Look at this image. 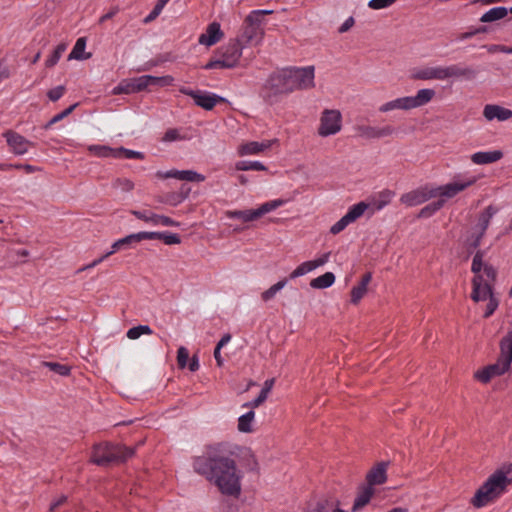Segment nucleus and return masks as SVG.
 Segmentation results:
<instances>
[{
  "label": "nucleus",
  "mask_w": 512,
  "mask_h": 512,
  "mask_svg": "<svg viewBox=\"0 0 512 512\" xmlns=\"http://www.w3.org/2000/svg\"><path fill=\"white\" fill-rule=\"evenodd\" d=\"M193 468L207 480L213 481L222 494L234 497L240 495V476L237 475L236 463L233 459L210 453L208 457H195Z\"/></svg>",
  "instance_id": "obj_1"
},
{
  "label": "nucleus",
  "mask_w": 512,
  "mask_h": 512,
  "mask_svg": "<svg viewBox=\"0 0 512 512\" xmlns=\"http://www.w3.org/2000/svg\"><path fill=\"white\" fill-rule=\"evenodd\" d=\"M485 251L478 250L473 256L471 271L472 278L471 298L474 302L488 300L484 317H490L498 308L499 300L493 293V285L497 277L496 268L484 261Z\"/></svg>",
  "instance_id": "obj_2"
},
{
  "label": "nucleus",
  "mask_w": 512,
  "mask_h": 512,
  "mask_svg": "<svg viewBox=\"0 0 512 512\" xmlns=\"http://www.w3.org/2000/svg\"><path fill=\"white\" fill-rule=\"evenodd\" d=\"M314 66L292 67L275 73L269 79L275 94H287L295 90H308L315 86Z\"/></svg>",
  "instance_id": "obj_3"
},
{
  "label": "nucleus",
  "mask_w": 512,
  "mask_h": 512,
  "mask_svg": "<svg viewBox=\"0 0 512 512\" xmlns=\"http://www.w3.org/2000/svg\"><path fill=\"white\" fill-rule=\"evenodd\" d=\"M134 453V448L119 443L104 442L93 446L90 461L100 467H109L126 462Z\"/></svg>",
  "instance_id": "obj_4"
},
{
  "label": "nucleus",
  "mask_w": 512,
  "mask_h": 512,
  "mask_svg": "<svg viewBox=\"0 0 512 512\" xmlns=\"http://www.w3.org/2000/svg\"><path fill=\"white\" fill-rule=\"evenodd\" d=\"M474 72L472 69L467 67H461L457 64H451L448 66H420L415 67L410 72V77L413 80L421 81H445L451 78H469L473 76Z\"/></svg>",
  "instance_id": "obj_5"
},
{
  "label": "nucleus",
  "mask_w": 512,
  "mask_h": 512,
  "mask_svg": "<svg viewBox=\"0 0 512 512\" xmlns=\"http://www.w3.org/2000/svg\"><path fill=\"white\" fill-rule=\"evenodd\" d=\"M510 483L506 473L496 470L483 485L476 491L471 499V504L476 508L486 506L489 502L499 497Z\"/></svg>",
  "instance_id": "obj_6"
},
{
  "label": "nucleus",
  "mask_w": 512,
  "mask_h": 512,
  "mask_svg": "<svg viewBox=\"0 0 512 512\" xmlns=\"http://www.w3.org/2000/svg\"><path fill=\"white\" fill-rule=\"evenodd\" d=\"M436 92L432 88L419 89L413 96L398 97L393 100L387 101L379 106L378 110L381 113H388L393 110H412L423 107L433 100Z\"/></svg>",
  "instance_id": "obj_7"
},
{
  "label": "nucleus",
  "mask_w": 512,
  "mask_h": 512,
  "mask_svg": "<svg viewBox=\"0 0 512 512\" xmlns=\"http://www.w3.org/2000/svg\"><path fill=\"white\" fill-rule=\"evenodd\" d=\"M246 47L243 46L238 40L234 39L220 49V57L215 60H210L204 65V69H231L236 67L243 54V50Z\"/></svg>",
  "instance_id": "obj_8"
},
{
  "label": "nucleus",
  "mask_w": 512,
  "mask_h": 512,
  "mask_svg": "<svg viewBox=\"0 0 512 512\" xmlns=\"http://www.w3.org/2000/svg\"><path fill=\"white\" fill-rule=\"evenodd\" d=\"M257 13H249L244 19L241 32L235 38L243 46L260 45L265 35V21L257 20Z\"/></svg>",
  "instance_id": "obj_9"
},
{
  "label": "nucleus",
  "mask_w": 512,
  "mask_h": 512,
  "mask_svg": "<svg viewBox=\"0 0 512 512\" xmlns=\"http://www.w3.org/2000/svg\"><path fill=\"white\" fill-rule=\"evenodd\" d=\"M476 181L477 178L475 176H467L460 173L456 174L451 181L443 185L433 186L435 198H439L445 205L449 199L456 197L458 194L474 185Z\"/></svg>",
  "instance_id": "obj_10"
},
{
  "label": "nucleus",
  "mask_w": 512,
  "mask_h": 512,
  "mask_svg": "<svg viewBox=\"0 0 512 512\" xmlns=\"http://www.w3.org/2000/svg\"><path fill=\"white\" fill-rule=\"evenodd\" d=\"M286 200L283 199H274L271 201H267L261 204L256 209H247V210H229L226 211L225 215L229 219H238L243 223L252 222L258 220L265 214H268L277 208L286 204Z\"/></svg>",
  "instance_id": "obj_11"
},
{
  "label": "nucleus",
  "mask_w": 512,
  "mask_h": 512,
  "mask_svg": "<svg viewBox=\"0 0 512 512\" xmlns=\"http://www.w3.org/2000/svg\"><path fill=\"white\" fill-rule=\"evenodd\" d=\"M343 127V116L338 109H324L319 117L317 134L322 138H327L338 134Z\"/></svg>",
  "instance_id": "obj_12"
},
{
  "label": "nucleus",
  "mask_w": 512,
  "mask_h": 512,
  "mask_svg": "<svg viewBox=\"0 0 512 512\" xmlns=\"http://www.w3.org/2000/svg\"><path fill=\"white\" fill-rule=\"evenodd\" d=\"M368 207L369 205L363 201L349 207L346 214L331 226L330 233L336 235L342 232L348 225L359 219Z\"/></svg>",
  "instance_id": "obj_13"
},
{
  "label": "nucleus",
  "mask_w": 512,
  "mask_h": 512,
  "mask_svg": "<svg viewBox=\"0 0 512 512\" xmlns=\"http://www.w3.org/2000/svg\"><path fill=\"white\" fill-rule=\"evenodd\" d=\"M179 91L182 94L188 95L193 98L195 105L205 109L211 110L214 106L223 101L224 98L211 92L201 91V90H192L186 87H180Z\"/></svg>",
  "instance_id": "obj_14"
},
{
  "label": "nucleus",
  "mask_w": 512,
  "mask_h": 512,
  "mask_svg": "<svg viewBox=\"0 0 512 512\" xmlns=\"http://www.w3.org/2000/svg\"><path fill=\"white\" fill-rule=\"evenodd\" d=\"M432 198H435L433 186L424 185L404 193L400 198V202L408 207H414L423 204Z\"/></svg>",
  "instance_id": "obj_15"
},
{
  "label": "nucleus",
  "mask_w": 512,
  "mask_h": 512,
  "mask_svg": "<svg viewBox=\"0 0 512 512\" xmlns=\"http://www.w3.org/2000/svg\"><path fill=\"white\" fill-rule=\"evenodd\" d=\"M131 214L152 226L179 227L180 223L172 218L148 210H132Z\"/></svg>",
  "instance_id": "obj_16"
},
{
  "label": "nucleus",
  "mask_w": 512,
  "mask_h": 512,
  "mask_svg": "<svg viewBox=\"0 0 512 512\" xmlns=\"http://www.w3.org/2000/svg\"><path fill=\"white\" fill-rule=\"evenodd\" d=\"M149 86H151L149 75H142L122 81L117 87L114 88V93H137L145 90Z\"/></svg>",
  "instance_id": "obj_17"
},
{
  "label": "nucleus",
  "mask_w": 512,
  "mask_h": 512,
  "mask_svg": "<svg viewBox=\"0 0 512 512\" xmlns=\"http://www.w3.org/2000/svg\"><path fill=\"white\" fill-rule=\"evenodd\" d=\"M276 142H277L276 139L264 140L261 142H258V141L243 142L237 147V154L240 157L260 155L263 152L269 150L273 146V144H275Z\"/></svg>",
  "instance_id": "obj_18"
},
{
  "label": "nucleus",
  "mask_w": 512,
  "mask_h": 512,
  "mask_svg": "<svg viewBox=\"0 0 512 512\" xmlns=\"http://www.w3.org/2000/svg\"><path fill=\"white\" fill-rule=\"evenodd\" d=\"M389 466L388 461L378 462L373 466L366 474L365 484L373 487L375 485H382L387 481V468Z\"/></svg>",
  "instance_id": "obj_19"
},
{
  "label": "nucleus",
  "mask_w": 512,
  "mask_h": 512,
  "mask_svg": "<svg viewBox=\"0 0 512 512\" xmlns=\"http://www.w3.org/2000/svg\"><path fill=\"white\" fill-rule=\"evenodd\" d=\"M156 175L160 178H174L188 182H203L205 180V176L203 174H200L194 170L171 169L165 172L158 171Z\"/></svg>",
  "instance_id": "obj_20"
},
{
  "label": "nucleus",
  "mask_w": 512,
  "mask_h": 512,
  "mask_svg": "<svg viewBox=\"0 0 512 512\" xmlns=\"http://www.w3.org/2000/svg\"><path fill=\"white\" fill-rule=\"evenodd\" d=\"M4 137L10 146L11 150L16 155H24L28 152L29 147L31 146V142L27 140L22 135L14 132V131H7L4 133Z\"/></svg>",
  "instance_id": "obj_21"
},
{
  "label": "nucleus",
  "mask_w": 512,
  "mask_h": 512,
  "mask_svg": "<svg viewBox=\"0 0 512 512\" xmlns=\"http://www.w3.org/2000/svg\"><path fill=\"white\" fill-rule=\"evenodd\" d=\"M356 131L364 139H380L391 136L394 133V128L390 125L383 127L361 125L356 128Z\"/></svg>",
  "instance_id": "obj_22"
},
{
  "label": "nucleus",
  "mask_w": 512,
  "mask_h": 512,
  "mask_svg": "<svg viewBox=\"0 0 512 512\" xmlns=\"http://www.w3.org/2000/svg\"><path fill=\"white\" fill-rule=\"evenodd\" d=\"M483 116L487 121L504 122L512 118V110L497 104H487L483 108Z\"/></svg>",
  "instance_id": "obj_23"
},
{
  "label": "nucleus",
  "mask_w": 512,
  "mask_h": 512,
  "mask_svg": "<svg viewBox=\"0 0 512 512\" xmlns=\"http://www.w3.org/2000/svg\"><path fill=\"white\" fill-rule=\"evenodd\" d=\"M224 36L221 26L218 22L210 23L205 32L198 38V43L206 47H211L219 42Z\"/></svg>",
  "instance_id": "obj_24"
},
{
  "label": "nucleus",
  "mask_w": 512,
  "mask_h": 512,
  "mask_svg": "<svg viewBox=\"0 0 512 512\" xmlns=\"http://www.w3.org/2000/svg\"><path fill=\"white\" fill-rule=\"evenodd\" d=\"M503 157L501 150L478 151L471 155V161L476 165H486L499 161Z\"/></svg>",
  "instance_id": "obj_25"
},
{
  "label": "nucleus",
  "mask_w": 512,
  "mask_h": 512,
  "mask_svg": "<svg viewBox=\"0 0 512 512\" xmlns=\"http://www.w3.org/2000/svg\"><path fill=\"white\" fill-rule=\"evenodd\" d=\"M374 493H375V489L373 487H370V486L366 485L365 483L361 484L358 487V492H357V496L353 503L352 511H354V512L358 511V510L362 509L364 506H366L370 502Z\"/></svg>",
  "instance_id": "obj_26"
},
{
  "label": "nucleus",
  "mask_w": 512,
  "mask_h": 512,
  "mask_svg": "<svg viewBox=\"0 0 512 512\" xmlns=\"http://www.w3.org/2000/svg\"><path fill=\"white\" fill-rule=\"evenodd\" d=\"M511 364L512 357L504 351H501L497 361L489 365V370H492L496 376H501L509 371Z\"/></svg>",
  "instance_id": "obj_27"
},
{
  "label": "nucleus",
  "mask_w": 512,
  "mask_h": 512,
  "mask_svg": "<svg viewBox=\"0 0 512 512\" xmlns=\"http://www.w3.org/2000/svg\"><path fill=\"white\" fill-rule=\"evenodd\" d=\"M372 280V274L366 273L360 283L357 286H354L351 290V303L358 304L359 301L364 297L367 293L368 285Z\"/></svg>",
  "instance_id": "obj_28"
},
{
  "label": "nucleus",
  "mask_w": 512,
  "mask_h": 512,
  "mask_svg": "<svg viewBox=\"0 0 512 512\" xmlns=\"http://www.w3.org/2000/svg\"><path fill=\"white\" fill-rule=\"evenodd\" d=\"M497 212L498 209L493 205H489L488 207H486L485 210L479 215L478 222L474 229L478 232L485 234L487 228L489 227L491 219Z\"/></svg>",
  "instance_id": "obj_29"
},
{
  "label": "nucleus",
  "mask_w": 512,
  "mask_h": 512,
  "mask_svg": "<svg viewBox=\"0 0 512 512\" xmlns=\"http://www.w3.org/2000/svg\"><path fill=\"white\" fill-rule=\"evenodd\" d=\"M508 15V9L506 7H493L486 11L481 17L482 23H491L497 20L504 19Z\"/></svg>",
  "instance_id": "obj_30"
},
{
  "label": "nucleus",
  "mask_w": 512,
  "mask_h": 512,
  "mask_svg": "<svg viewBox=\"0 0 512 512\" xmlns=\"http://www.w3.org/2000/svg\"><path fill=\"white\" fill-rule=\"evenodd\" d=\"M395 193L389 189L382 190L378 193V195L372 200V206L375 211H380L384 209L393 199Z\"/></svg>",
  "instance_id": "obj_31"
},
{
  "label": "nucleus",
  "mask_w": 512,
  "mask_h": 512,
  "mask_svg": "<svg viewBox=\"0 0 512 512\" xmlns=\"http://www.w3.org/2000/svg\"><path fill=\"white\" fill-rule=\"evenodd\" d=\"M86 48V39L81 37L78 38L72 51L70 52L68 59H76V60H87L91 57L90 53H85Z\"/></svg>",
  "instance_id": "obj_32"
},
{
  "label": "nucleus",
  "mask_w": 512,
  "mask_h": 512,
  "mask_svg": "<svg viewBox=\"0 0 512 512\" xmlns=\"http://www.w3.org/2000/svg\"><path fill=\"white\" fill-rule=\"evenodd\" d=\"M335 282V275L332 272H326L311 280L310 286L314 289H326L331 287Z\"/></svg>",
  "instance_id": "obj_33"
},
{
  "label": "nucleus",
  "mask_w": 512,
  "mask_h": 512,
  "mask_svg": "<svg viewBox=\"0 0 512 512\" xmlns=\"http://www.w3.org/2000/svg\"><path fill=\"white\" fill-rule=\"evenodd\" d=\"M135 243H136V240H135L134 233L133 234H129V235L123 237V238H120V239L116 240L112 244L111 249L105 253V256H111L112 254H114L118 250L123 249V248H129V247H131Z\"/></svg>",
  "instance_id": "obj_34"
},
{
  "label": "nucleus",
  "mask_w": 512,
  "mask_h": 512,
  "mask_svg": "<svg viewBox=\"0 0 512 512\" xmlns=\"http://www.w3.org/2000/svg\"><path fill=\"white\" fill-rule=\"evenodd\" d=\"M88 150L91 154L102 157V158H117L116 148H112L106 145H90Z\"/></svg>",
  "instance_id": "obj_35"
},
{
  "label": "nucleus",
  "mask_w": 512,
  "mask_h": 512,
  "mask_svg": "<svg viewBox=\"0 0 512 512\" xmlns=\"http://www.w3.org/2000/svg\"><path fill=\"white\" fill-rule=\"evenodd\" d=\"M235 169L238 171H266L267 167L260 161L241 160L235 163Z\"/></svg>",
  "instance_id": "obj_36"
},
{
  "label": "nucleus",
  "mask_w": 512,
  "mask_h": 512,
  "mask_svg": "<svg viewBox=\"0 0 512 512\" xmlns=\"http://www.w3.org/2000/svg\"><path fill=\"white\" fill-rule=\"evenodd\" d=\"M444 206L443 201H441L439 198L429 203L428 205L424 206L420 212L419 217L420 218H429L433 216L435 213H437L442 207Z\"/></svg>",
  "instance_id": "obj_37"
},
{
  "label": "nucleus",
  "mask_w": 512,
  "mask_h": 512,
  "mask_svg": "<svg viewBox=\"0 0 512 512\" xmlns=\"http://www.w3.org/2000/svg\"><path fill=\"white\" fill-rule=\"evenodd\" d=\"M273 384H274V380L273 379H269V380L265 381L262 389L260 390V393L251 402L252 406L256 407V406L260 405L261 403H263L267 399L268 394L270 393V391H271V389L273 387Z\"/></svg>",
  "instance_id": "obj_38"
},
{
  "label": "nucleus",
  "mask_w": 512,
  "mask_h": 512,
  "mask_svg": "<svg viewBox=\"0 0 512 512\" xmlns=\"http://www.w3.org/2000/svg\"><path fill=\"white\" fill-rule=\"evenodd\" d=\"M67 49V44L65 43H60L56 46V48L54 49V51L52 52V54L46 59V66L47 67H53L55 66L58 61L60 60V58L62 57V54L65 52V50Z\"/></svg>",
  "instance_id": "obj_39"
},
{
  "label": "nucleus",
  "mask_w": 512,
  "mask_h": 512,
  "mask_svg": "<svg viewBox=\"0 0 512 512\" xmlns=\"http://www.w3.org/2000/svg\"><path fill=\"white\" fill-rule=\"evenodd\" d=\"M332 499H320L314 505L308 506L304 512H331Z\"/></svg>",
  "instance_id": "obj_40"
},
{
  "label": "nucleus",
  "mask_w": 512,
  "mask_h": 512,
  "mask_svg": "<svg viewBox=\"0 0 512 512\" xmlns=\"http://www.w3.org/2000/svg\"><path fill=\"white\" fill-rule=\"evenodd\" d=\"M315 268L313 266V263L311 260L305 261L298 265L290 274V279H295L298 277H302L312 271H314Z\"/></svg>",
  "instance_id": "obj_41"
},
{
  "label": "nucleus",
  "mask_w": 512,
  "mask_h": 512,
  "mask_svg": "<svg viewBox=\"0 0 512 512\" xmlns=\"http://www.w3.org/2000/svg\"><path fill=\"white\" fill-rule=\"evenodd\" d=\"M116 155H117L116 159L125 158V159H139V160H142L145 157L144 153H142L140 151H135V150L127 149V148H124V147L116 148Z\"/></svg>",
  "instance_id": "obj_42"
},
{
  "label": "nucleus",
  "mask_w": 512,
  "mask_h": 512,
  "mask_svg": "<svg viewBox=\"0 0 512 512\" xmlns=\"http://www.w3.org/2000/svg\"><path fill=\"white\" fill-rule=\"evenodd\" d=\"M287 284V280H281L272 285L269 289L264 291L261 295L264 301H269L275 297V295L281 291Z\"/></svg>",
  "instance_id": "obj_43"
},
{
  "label": "nucleus",
  "mask_w": 512,
  "mask_h": 512,
  "mask_svg": "<svg viewBox=\"0 0 512 512\" xmlns=\"http://www.w3.org/2000/svg\"><path fill=\"white\" fill-rule=\"evenodd\" d=\"M151 333H152V330L148 325H139V326L130 328L127 331V337L129 339L134 340V339H138L142 335H145V334L150 335Z\"/></svg>",
  "instance_id": "obj_44"
},
{
  "label": "nucleus",
  "mask_w": 512,
  "mask_h": 512,
  "mask_svg": "<svg viewBox=\"0 0 512 512\" xmlns=\"http://www.w3.org/2000/svg\"><path fill=\"white\" fill-rule=\"evenodd\" d=\"M150 77V85L151 86H160V87H165V86H170L174 83V77H172L171 75H165V76H152V75H149Z\"/></svg>",
  "instance_id": "obj_45"
},
{
  "label": "nucleus",
  "mask_w": 512,
  "mask_h": 512,
  "mask_svg": "<svg viewBox=\"0 0 512 512\" xmlns=\"http://www.w3.org/2000/svg\"><path fill=\"white\" fill-rule=\"evenodd\" d=\"M43 365L60 376H67L70 373V367L57 362H43Z\"/></svg>",
  "instance_id": "obj_46"
},
{
  "label": "nucleus",
  "mask_w": 512,
  "mask_h": 512,
  "mask_svg": "<svg viewBox=\"0 0 512 512\" xmlns=\"http://www.w3.org/2000/svg\"><path fill=\"white\" fill-rule=\"evenodd\" d=\"M113 187L122 192H130L134 189V182L128 178H118L113 182Z\"/></svg>",
  "instance_id": "obj_47"
},
{
  "label": "nucleus",
  "mask_w": 512,
  "mask_h": 512,
  "mask_svg": "<svg viewBox=\"0 0 512 512\" xmlns=\"http://www.w3.org/2000/svg\"><path fill=\"white\" fill-rule=\"evenodd\" d=\"M475 379L482 383H488L493 377H496V375L493 373L492 370H489V365L484 367L481 370H478L474 374Z\"/></svg>",
  "instance_id": "obj_48"
},
{
  "label": "nucleus",
  "mask_w": 512,
  "mask_h": 512,
  "mask_svg": "<svg viewBox=\"0 0 512 512\" xmlns=\"http://www.w3.org/2000/svg\"><path fill=\"white\" fill-rule=\"evenodd\" d=\"M77 107V103L69 106L68 108H66L64 111L54 115L50 121L47 123V125L45 126V128H49L50 126H52L53 124L63 120L65 117H67L68 115H70L73 110Z\"/></svg>",
  "instance_id": "obj_49"
},
{
  "label": "nucleus",
  "mask_w": 512,
  "mask_h": 512,
  "mask_svg": "<svg viewBox=\"0 0 512 512\" xmlns=\"http://www.w3.org/2000/svg\"><path fill=\"white\" fill-rule=\"evenodd\" d=\"M161 232H153V231H140L134 233L136 243L141 242L143 240H154L160 239Z\"/></svg>",
  "instance_id": "obj_50"
},
{
  "label": "nucleus",
  "mask_w": 512,
  "mask_h": 512,
  "mask_svg": "<svg viewBox=\"0 0 512 512\" xmlns=\"http://www.w3.org/2000/svg\"><path fill=\"white\" fill-rule=\"evenodd\" d=\"M160 240H162L166 245H176L181 243L180 236L171 232H161Z\"/></svg>",
  "instance_id": "obj_51"
},
{
  "label": "nucleus",
  "mask_w": 512,
  "mask_h": 512,
  "mask_svg": "<svg viewBox=\"0 0 512 512\" xmlns=\"http://www.w3.org/2000/svg\"><path fill=\"white\" fill-rule=\"evenodd\" d=\"M184 137L181 136L180 134V131L176 128H173V129H168L163 138H162V141L163 142H166V143H170V142H174V141H179V140H183Z\"/></svg>",
  "instance_id": "obj_52"
},
{
  "label": "nucleus",
  "mask_w": 512,
  "mask_h": 512,
  "mask_svg": "<svg viewBox=\"0 0 512 512\" xmlns=\"http://www.w3.org/2000/svg\"><path fill=\"white\" fill-rule=\"evenodd\" d=\"M189 359L188 349L184 346L178 348L177 351V363L180 368H185L187 366Z\"/></svg>",
  "instance_id": "obj_53"
},
{
  "label": "nucleus",
  "mask_w": 512,
  "mask_h": 512,
  "mask_svg": "<svg viewBox=\"0 0 512 512\" xmlns=\"http://www.w3.org/2000/svg\"><path fill=\"white\" fill-rule=\"evenodd\" d=\"M254 418H238V430L243 433H250L253 429Z\"/></svg>",
  "instance_id": "obj_54"
},
{
  "label": "nucleus",
  "mask_w": 512,
  "mask_h": 512,
  "mask_svg": "<svg viewBox=\"0 0 512 512\" xmlns=\"http://www.w3.org/2000/svg\"><path fill=\"white\" fill-rule=\"evenodd\" d=\"M500 351H504L512 357V330L501 340Z\"/></svg>",
  "instance_id": "obj_55"
},
{
  "label": "nucleus",
  "mask_w": 512,
  "mask_h": 512,
  "mask_svg": "<svg viewBox=\"0 0 512 512\" xmlns=\"http://www.w3.org/2000/svg\"><path fill=\"white\" fill-rule=\"evenodd\" d=\"M65 93V87L63 85L56 86L47 92V97L52 101H58Z\"/></svg>",
  "instance_id": "obj_56"
},
{
  "label": "nucleus",
  "mask_w": 512,
  "mask_h": 512,
  "mask_svg": "<svg viewBox=\"0 0 512 512\" xmlns=\"http://www.w3.org/2000/svg\"><path fill=\"white\" fill-rule=\"evenodd\" d=\"M396 0H370L368 7L373 10H380L390 7Z\"/></svg>",
  "instance_id": "obj_57"
},
{
  "label": "nucleus",
  "mask_w": 512,
  "mask_h": 512,
  "mask_svg": "<svg viewBox=\"0 0 512 512\" xmlns=\"http://www.w3.org/2000/svg\"><path fill=\"white\" fill-rule=\"evenodd\" d=\"M484 235L485 234L475 230V232L467 239V245L470 248H478Z\"/></svg>",
  "instance_id": "obj_58"
},
{
  "label": "nucleus",
  "mask_w": 512,
  "mask_h": 512,
  "mask_svg": "<svg viewBox=\"0 0 512 512\" xmlns=\"http://www.w3.org/2000/svg\"><path fill=\"white\" fill-rule=\"evenodd\" d=\"M163 9H164L163 6L156 3L155 6L153 7V9L150 11V13L145 17L144 22L149 23V22L153 21L154 19H156L160 15V13L162 12Z\"/></svg>",
  "instance_id": "obj_59"
},
{
  "label": "nucleus",
  "mask_w": 512,
  "mask_h": 512,
  "mask_svg": "<svg viewBox=\"0 0 512 512\" xmlns=\"http://www.w3.org/2000/svg\"><path fill=\"white\" fill-rule=\"evenodd\" d=\"M330 259V252L324 253L316 259L311 260L315 269L325 265Z\"/></svg>",
  "instance_id": "obj_60"
},
{
  "label": "nucleus",
  "mask_w": 512,
  "mask_h": 512,
  "mask_svg": "<svg viewBox=\"0 0 512 512\" xmlns=\"http://www.w3.org/2000/svg\"><path fill=\"white\" fill-rule=\"evenodd\" d=\"M67 501V496L61 495L58 499L53 501L50 504L49 511L55 512L60 506H62Z\"/></svg>",
  "instance_id": "obj_61"
},
{
  "label": "nucleus",
  "mask_w": 512,
  "mask_h": 512,
  "mask_svg": "<svg viewBox=\"0 0 512 512\" xmlns=\"http://www.w3.org/2000/svg\"><path fill=\"white\" fill-rule=\"evenodd\" d=\"M8 167L22 169L27 174L34 173L37 170V168L35 166L29 165V164H15V165H9Z\"/></svg>",
  "instance_id": "obj_62"
},
{
  "label": "nucleus",
  "mask_w": 512,
  "mask_h": 512,
  "mask_svg": "<svg viewBox=\"0 0 512 512\" xmlns=\"http://www.w3.org/2000/svg\"><path fill=\"white\" fill-rule=\"evenodd\" d=\"M354 25V18L348 17L339 27L338 31L339 33H345L347 32L352 26Z\"/></svg>",
  "instance_id": "obj_63"
},
{
  "label": "nucleus",
  "mask_w": 512,
  "mask_h": 512,
  "mask_svg": "<svg viewBox=\"0 0 512 512\" xmlns=\"http://www.w3.org/2000/svg\"><path fill=\"white\" fill-rule=\"evenodd\" d=\"M249 458L250 460H248V466H249V470L250 471H253V472H256V473H259V464L257 462V459L255 457L254 454L250 453L249 454Z\"/></svg>",
  "instance_id": "obj_64"
}]
</instances>
